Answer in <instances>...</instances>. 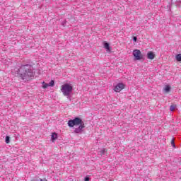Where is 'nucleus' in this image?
<instances>
[{"mask_svg":"<svg viewBox=\"0 0 181 181\" xmlns=\"http://www.w3.org/2000/svg\"><path fill=\"white\" fill-rule=\"evenodd\" d=\"M49 87V83L42 82V88H47Z\"/></svg>","mask_w":181,"mask_h":181,"instance_id":"f8f14e48","label":"nucleus"},{"mask_svg":"<svg viewBox=\"0 0 181 181\" xmlns=\"http://www.w3.org/2000/svg\"><path fill=\"white\" fill-rule=\"evenodd\" d=\"M84 124V122L79 118V117H75L74 119H70L68 122V125L71 127L73 128V127H75L76 125H83Z\"/></svg>","mask_w":181,"mask_h":181,"instance_id":"7ed1b4c3","label":"nucleus"},{"mask_svg":"<svg viewBox=\"0 0 181 181\" xmlns=\"http://www.w3.org/2000/svg\"><path fill=\"white\" fill-rule=\"evenodd\" d=\"M175 109H176L175 105H170V111H175Z\"/></svg>","mask_w":181,"mask_h":181,"instance_id":"4468645a","label":"nucleus"},{"mask_svg":"<svg viewBox=\"0 0 181 181\" xmlns=\"http://www.w3.org/2000/svg\"><path fill=\"white\" fill-rule=\"evenodd\" d=\"M11 142L9 136H6V144H9Z\"/></svg>","mask_w":181,"mask_h":181,"instance_id":"2eb2a0df","label":"nucleus"},{"mask_svg":"<svg viewBox=\"0 0 181 181\" xmlns=\"http://www.w3.org/2000/svg\"><path fill=\"white\" fill-rule=\"evenodd\" d=\"M177 62H181V54H178L176 55Z\"/></svg>","mask_w":181,"mask_h":181,"instance_id":"9b49d317","label":"nucleus"},{"mask_svg":"<svg viewBox=\"0 0 181 181\" xmlns=\"http://www.w3.org/2000/svg\"><path fill=\"white\" fill-rule=\"evenodd\" d=\"M103 46H104L105 49H106L107 52H110V44H108V42H105L103 43Z\"/></svg>","mask_w":181,"mask_h":181,"instance_id":"1a4fd4ad","label":"nucleus"},{"mask_svg":"<svg viewBox=\"0 0 181 181\" xmlns=\"http://www.w3.org/2000/svg\"><path fill=\"white\" fill-rule=\"evenodd\" d=\"M171 145H172L173 148H176V144H175V140L172 139Z\"/></svg>","mask_w":181,"mask_h":181,"instance_id":"f3484780","label":"nucleus"},{"mask_svg":"<svg viewBox=\"0 0 181 181\" xmlns=\"http://www.w3.org/2000/svg\"><path fill=\"white\" fill-rule=\"evenodd\" d=\"M124 88L125 85L122 83H119L115 87L114 90L115 91V93H119L120 91H122V90H124Z\"/></svg>","mask_w":181,"mask_h":181,"instance_id":"39448f33","label":"nucleus"},{"mask_svg":"<svg viewBox=\"0 0 181 181\" xmlns=\"http://www.w3.org/2000/svg\"><path fill=\"white\" fill-rule=\"evenodd\" d=\"M106 152H107V149H105V148H102L100 150L101 155H104V153H105Z\"/></svg>","mask_w":181,"mask_h":181,"instance_id":"dca6fc26","label":"nucleus"},{"mask_svg":"<svg viewBox=\"0 0 181 181\" xmlns=\"http://www.w3.org/2000/svg\"><path fill=\"white\" fill-rule=\"evenodd\" d=\"M179 4H180V0H177L176 5L179 6Z\"/></svg>","mask_w":181,"mask_h":181,"instance_id":"aec40b11","label":"nucleus"},{"mask_svg":"<svg viewBox=\"0 0 181 181\" xmlns=\"http://www.w3.org/2000/svg\"><path fill=\"white\" fill-rule=\"evenodd\" d=\"M133 56L134 57V60H142L144 56H142V52L139 49H134L133 51Z\"/></svg>","mask_w":181,"mask_h":181,"instance_id":"20e7f679","label":"nucleus"},{"mask_svg":"<svg viewBox=\"0 0 181 181\" xmlns=\"http://www.w3.org/2000/svg\"><path fill=\"white\" fill-rule=\"evenodd\" d=\"M86 128V126L83 124H81L78 128H76L74 131V134H83V129Z\"/></svg>","mask_w":181,"mask_h":181,"instance_id":"423d86ee","label":"nucleus"},{"mask_svg":"<svg viewBox=\"0 0 181 181\" xmlns=\"http://www.w3.org/2000/svg\"><path fill=\"white\" fill-rule=\"evenodd\" d=\"M61 91L65 97L70 98V94L73 93V86L71 84L65 83L62 86Z\"/></svg>","mask_w":181,"mask_h":181,"instance_id":"f03ea898","label":"nucleus"},{"mask_svg":"<svg viewBox=\"0 0 181 181\" xmlns=\"http://www.w3.org/2000/svg\"><path fill=\"white\" fill-rule=\"evenodd\" d=\"M84 181H90V177H86Z\"/></svg>","mask_w":181,"mask_h":181,"instance_id":"a211bd4d","label":"nucleus"},{"mask_svg":"<svg viewBox=\"0 0 181 181\" xmlns=\"http://www.w3.org/2000/svg\"><path fill=\"white\" fill-rule=\"evenodd\" d=\"M134 42H136L138 40V38L136 37H133Z\"/></svg>","mask_w":181,"mask_h":181,"instance_id":"6ab92c4d","label":"nucleus"},{"mask_svg":"<svg viewBox=\"0 0 181 181\" xmlns=\"http://www.w3.org/2000/svg\"><path fill=\"white\" fill-rule=\"evenodd\" d=\"M147 58L149 60H153V59H155V53H153V52H148L147 53Z\"/></svg>","mask_w":181,"mask_h":181,"instance_id":"0eeeda50","label":"nucleus"},{"mask_svg":"<svg viewBox=\"0 0 181 181\" xmlns=\"http://www.w3.org/2000/svg\"><path fill=\"white\" fill-rule=\"evenodd\" d=\"M164 90L166 93H169V91H170V86H165L164 88Z\"/></svg>","mask_w":181,"mask_h":181,"instance_id":"9d476101","label":"nucleus"},{"mask_svg":"<svg viewBox=\"0 0 181 181\" xmlns=\"http://www.w3.org/2000/svg\"><path fill=\"white\" fill-rule=\"evenodd\" d=\"M13 76H20L21 80L29 81L35 77V71L33 66L29 64L22 65L20 69L16 68L11 71Z\"/></svg>","mask_w":181,"mask_h":181,"instance_id":"f257e3e1","label":"nucleus"},{"mask_svg":"<svg viewBox=\"0 0 181 181\" xmlns=\"http://www.w3.org/2000/svg\"><path fill=\"white\" fill-rule=\"evenodd\" d=\"M54 86V81H51L49 83H48V86L49 87H53Z\"/></svg>","mask_w":181,"mask_h":181,"instance_id":"ddd939ff","label":"nucleus"},{"mask_svg":"<svg viewBox=\"0 0 181 181\" xmlns=\"http://www.w3.org/2000/svg\"><path fill=\"white\" fill-rule=\"evenodd\" d=\"M51 139H52V142H54V141H56V139H57V134L52 133L51 135Z\"/></svg>","mask_w":181,"mask_h":181,"instance_id":"6e6552de","label":"nucleus"},{"mask_svg":"<svg viewBox=\"0 0 181 181\" xmlns=\"http://www.w3.org/2000/svg\"><path fill=\"white\" fill-rule=\"evenodd\" d=\"M33 181H42V179H35V180H34Z\"/></svg>","mask_w":181,"mask_h":181,"instance_id":"412c9836","label":"nucleus"}]
</instances>
